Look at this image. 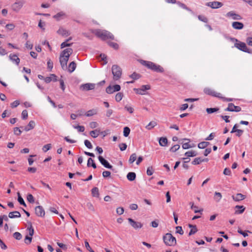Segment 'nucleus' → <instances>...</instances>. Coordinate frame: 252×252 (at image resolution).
<instances>
[{"mask_svg": "<svg viewBox=\"0 0 252 252\" xmlns=\"http://www.w3.org/2000/svg\"><path fill=\"white\" fill-rule=\"evenodd\" d=\"M204 92L207 94H208V95H211V96H213L214 97L220 98L222 99L223 101H231L233 100V98H226L225 97H223L222 94L220 93L216 92L214 90H213L210 88H205L204 90Z\"/></svg>", "mask_w": 252, "mask_h": 252, "instance_id": "obj_4", "label": "nucleus"}, {"mask_svg": "<svg viewBox=\"0 0 252 252\" xmlns=\"http://www.w3.org/2000/svg\"><path fill=\"white\" fill-rule=\"evenodd\" d=\"M121 89V87L119 85H115L114 86H109L106 89V92L108 94H112L115 92H118Z\"/></svg>", "mask_w": 252, "mask_h": 252, "instance_id": "obj_10", "label": "nucleus"}, {"mask_svg": "<svg viewBox=\"0 0 252 252\" xmlns=\"http://www.w3.org/2000/svg\"><path fill=\"white\" fill-rule=\"evenodd\" d=\"M91 165L94 168H96V164L94 162V160L92 158H89L88 160L87 165L90 166Z\"/></svg>", "mask_w": 252, "mask_h": 252, "instance_id": "obj_39", "label": "nucleus"}, {"mask_svg": "<svg viewBox=\"0 0 252 252\" xmlns=\"http://www.w3.org/2000/svg\"><path fill=\"white\" fill-rule=\"evenodd\" d=\"M51 148V144H48L46 145H45L43 148L42 150L44 152H46L48 150H49Z\"/></svg>", "mask_w": 252, "mask_h": 252, "instance_id": "obj_47", "label": "nucleus"}, {"mask_svg": "<svg viewBox=\"0 0 252 252\" xmlns=\"http://www.w3.org/2000/svg\"><path fill=\"white\" fill-rule=\"evenodd\" d=\"M123 97V94L121 93H118L116 94L115 96V100L119 102L121 101Z\"/></svg>", "mask_w": 252, "mask_h": 252, "instance_id": "obj_42", "label": "nucleus"}, {"mask_svg": "<svg viewBox=\"0 0 252 252\" xmlns=\"http://www.w3.org/2000/svg\"><path fill=\"white\" fill-rule=\"evenodd\" d=\"M27 235L30 236H32L34 234V229L32 226L31 222L29 223V226L27 229Z\"/></svg>", "mask_w": 252, "mask_h": 252, "instance_id": "obj_25", "label": "nucleus"}, {"mask_svg": "<svg viewBox=\"0 0 252 252\" xmlns=\"http://www.w3.org/2000/svg\"><path fill=\"white\" fill-rule=\"evenodd\" d=\"M76 67V64L74 62H72L69 64L68 70L69 72L71 73L74 71Z\"/></svg>", "mask_w": 252, "mask_h": 252, "instance_id": "obj_29", "label": "nucleus"}, {"mask_svg": "<svg viewBox=\"0 0 252 252\" xmlns=\"http://www.w3.org/2000/svg\"><path fill=\"white\" fill-rule=\"evenodd\" d=\"M150 86L148 85H142L140 88L134 89V90L136 94L143 95L145 94L146 91L150 90Z\"/></svg>", "mask_w": 252, "mask_h": 252, "instance_id": "obj_9", "label": "nucleus"}, {"mask_svg": "<svg viewBox=\"0 0 252 252\" xmlns=\"http://www.w3.org/2000/svg\"><path fill=\"white\" fill-rule=\"evenodd\" d=\"M52 80L54 81H57V76L54 74H50V76L44 78V81L46 83H50Z\"/></svg>", "mask_w": 252, "mask_h": 252, "instance_id": "obj_20", "label": "nucleus"}, {"mask_svg": "<svg viewBox=\"0 0 252 252\" xmlns=\"http://www.w3.org/2000/svg\"><path fill=\"white\" fill-rule=\"evenodd\" d=\"M72 52L73 50L71 48H67L63 50L61 53L60 62L62 68L63 70L67 69V63L69 60V57Z\"/></svg>", "mask_w": 252, "mask_h": 252, "instance_id": "obj_1", "label": "nucleus"}, {"mask_svg": "<svg viewBox=\"0 0 252 252\" xmlns=\"http://www.w3.org/2000/svg\"><path fill=\"white\" fill-rule=\"evenodd\" d=\"M73 127L75 129H78V130L80 132H83L85 130V127L83 126H73Z\"/></svg>", "mask_w": 252, "mask_h": 252, "instance_id": "obj_57", "label": "nucleus"}, {"mask_svg": "<svg viewBox=\"0 0 252 252\" xmlns=\"http://www.w3.org/2000/svg\"><path fill=\"white\" fill-rule=\"evenodd\" d=\"M13 237L17 240H20L22 236L20 233L16 232L13 234Z\"/></svg>", "mask_w": 252, "mask_h": 252, "instance_id": "obj_50", "label": "nucleus"}, {"mask_svg": "<svg viewBox=\"0 0 252 252\" xmlns=\"http://www.w3.org/2000/svg\"><path fill=\"white\" fill-rule=\"evenodd\" d=\"M35 126V122L33 121H31L27 126L24 128V130L26 131H28L33 129Z\"/></svg>", "mask_w": 252, "mask_h": 252, "instance_id": "obj_23", "label": "nucleus"}, {"mask_svg": "<svg viewBox=\"0 0 252 252\" xmlns=\"http://www.w3.org/2000/svg\"><path fill=\"white\" fill-rule=\"evenodd\" d=\"M210 144L209 142H202L198 144V147L199 149H204L207 147Z\"/></svg>", "mask_w": 252, "mask_h": 252, "instance_id": "obj_37", "label": "nucleus"}, {"mask_svg": "<svg viewBox=\"0 0 252 252\" xmlns=\"http://www.w3.org/2000/svg\"><path fill=\"white\" fill-rule=\"evenodd\" d=\"M184 140H187L188 141V142L187 143H184L183 145H182V148L184 149H189V148H191V147H193L194 146H191L189 144V142H190V140L189 139H186V138H185L184 139Z\"/></svg>", "mask_w": 252, "mask_h": 252, "instance_id": "obj_33", "label": "nucleus"}, {"mask_svg": "<svg viewBox=\"0 0 252 252\" xmlns=\"http://www.w3.org/2000/svg\"><path fill=\"white\" fill-rule=\"evenodd\" d=\"M157 125V123L156 122L152 121L150 122L149 124L146 126V128L148 130H150L156 126Z\"/></svg>", "mask_w": 252, "mask_h": 252, "instance_id": "obj_34", "label": "nucleus"}, {"mask_svg": "<svg viewBox=\"0 0 252 252\" xmlns=\"http://www.w3.org/2000/svg\"><path fill=\"white\" fill-rule=\"evenodd\" d=\"M234 45L237 48L243 52L249 53H251L250 49L247 47L246 44L244 42L239 41L238 43H235Z\"/></svg>", "mask_w": 252, "mask_h": 252, "instance_id": "obj_8", "label": "nucleus"}, {"mask_svg": "<svg viewBox=\"0 0 252 252\" xmlns=\"http://www.w3.org/2000/svg\"><path fill=\"white\" fill-rule=\"evenodd\" d=\"M32 240V237L27 235L25 237V242L27 244H30Z\"/></svg>", "mask_w": 252, "mask_h": 252, "instance_id": "obj_49", "label": "nucleus"}, {"mask_svg": "<svg viewBox=\"0 0 252 252\" xmlns=\"http://www.w3.org/2000/svg\"><path fill=\"white\" fill-rule=\"evenodd\" d=\"M180 147V146L179 145L177 144V145H174L170 148V151L171 152H175L176 151H177V150H178L179 149Z\"/></svg>", "mask_w": 252, "mask_h": 252, "instance_id": "obj_45", "label": "nucleus"}, {"mask_svg": "<svg viewBox=\"0 0 252 252\" xmlns=\"http://www.w3.org/2000/svg\"><path fill=\"white\" fill-rule=\"evenodd\" d=\"M246 42L249 45L252 46V37H248L246 39Z\"/></svg>", "mask_w": 252, "mask_h": 252, "instance_id": "obj_64", "label": "nucleus"}, {"mask_svg": "<svg viewBox=\"0 0 252 252\" xmlns=\"http://www.w3.org/2000/svg\"><path fill=\"white\" fill-rule=\"evenodd\" d=\"M72 44V43H68L67 42L65 41V42H63L61 44V48H63L65 47H68L71 45Z\"/></svg>", "mask_w": 252, "mask_h": 252, "instance_id": "obj_60", "label": "nucleus"}, {"mask_svg": "<svg viewBox=\"0 0 252 252\" xmlns=\"http://www.w3.org/2000/svg\"><path fill=\"white\" fill-rule=\"evenodd\" d=\"M185 155L188 157H193L197 155V153L195 151H191L187 152Z\"/></svg>", "mask_w": 252, "mask_h": 252, "instance_id": "obj_38", "label": "nucleus"}, {"mask_svg": "<svg viewBox=\"0 0 252 252\" xmlns=\"http://www.w3.org/2000/svg\"><path fill=\"white\" fill-rule=\"evenodd\" d=\"M176 232L181 235H183L184 234V231L182 227L179 226L176 227Z\"/></svg>", "mask_w": 252, "mask_h": 252, "instance_id": "obj_51", "label": "nucleus"}, {"mask_svg": "<svg viewBox=\"0 0 252 252\" xmlns=\"http://www.w3.org/2000/svg\"><path fill=\"white\" fill-rule=\"evenodd\" d=\"M140 63L142 65L146 66L147 68L153 71L158 72H163L164 71L163 68L161 66L158 65L153 62L141 60Z\"/></svg>", "mask_w": 252, "mask_h": 252, "instance_id": "obj_3", "label": "nucleus"}, {"mask_svg": "<svg viewBox=\"0 0 252 252\" xmlns=\"http://www.w3.org/2000/svg\"><path fill=\"white\" fill-rule=\"evenodd\" d=\"M92 192L94 196L97 197L99 195L98 189L97 188H94L92 190Z\"/></svg>", "mask_w": 252, "mask_h": 252, "instance_id": "obj_43", "label": "nucleus"}, {"mask_svg": "<svg viewBox=\"0 0 252 252\" xmlns=\"http://www.w3.org/2000/svg\"><path fill=\"white\" fill-rule=\"evenodd\" d=\"M100 58L101 60L104 62V64L107 63V56L105 54H100Z\"/></svg>", "mask_w": 252, "mask_h": 252, "instance_id": "obj_56", "label": "nucleus"}, {"mask_svg": "<svg viewBox=\"0 0 252 252\" xmlns=\"http://www.w3.org/2000/svg\"><path fill=\"white\" fill-rule=\"evenodd\" d=\"M34 210L35 213L37 216L41 217H44L45 213L42 206H36Z\"/></svg>", "mask_w": 252, "mask_h": 252, "instance_id": "obj_12", "label": "nucleus"}, {"mask_svg": "<svg viewBox=\"0 0 252 252\" xmlns=\"http://www.w3.org/2000/svg\"><path fill=\"white\" fill-rule=\"evenodd\" d=\"M96 114H97L96 109H93L90 110L88 111L86 113L85 115L87 117H91V116H93Z\"/></svg>", "mask_w": 252, "mask_h": 252, "instance_id": "obj_32", "label": "nucleus"}, {"mask_svg": "<svg viewBox=\"0 0 252 252\" xmlns=\"http://www.w3.org/2000/svg\"><path fill=\"white\" fill-rule=\"evenodd\" d=\"M90 127L92 128H95L98 126V124L96 122H92L89 124Z\"/></svg>", "mask_w": 252, "mask_h": 252, "instance_id": "obj_53", "label": "nucleus"}, {"mask_svg": "<svg viewBox=\"0 0 252 252\" xmlns=\"http://www.w3.org/2000/svg\"><path fill=\"white\" fill-rule=\"evenodd\" d=\"M140 77V74H137L135 72H134L133 74H132L131 75L129 76V78L132 79V80L127 81V84L132 83L135 80H137V79H139Z\"/></svg>", "mask_w": 252, "mask_h": 252, "instance_id": "obj_21", "label": "nucleus"}, {"mask_svg": "<svg viewBox=\"0 0 252 252\" xmlns=\"http://www.w3.org/2000/svg\"><path fill=\"white\" fill-rule=\"evenodd\" d=\"M168 140L166 137H160L159 139V144L161 146H166L167 145Z\"/></svg>", "mask_w": 252, "mask_h": 252, "instance_id": "obj_28", "label": "nucleus"}, {"mask_svg": "<svg viewBox=\"0 0 252 252\" xmlns=\"http://www.w3.org/2000/svg\"><path fill=\"white\" fill-rule=\"evenodd\" d=\"M233 199L236 201H239L245 199V195L241 193H237L235 195L232 196Z\"/></svg>", "mask_w": 252, "mask_h": 252, "instance_id": "obj_24", "label": "nucleus"}, {"mask_svg": "<svg viewBox=\"0 0 252 252\" xmlns=\"http://www.w3.org/2000/svg\"><path fill=\"white\" fill-rule=\"evenodd\" d=\"M206 5L211 7L212 8H218L222 6V3L219 1H213L208 2Z\"/></svg>", "mask_w": 252, "mask_h": 252, "instance_id": "obj_15", "label": "nucleus"}, {"mask_svg": "<svg viewBox=\"0 0 252 252\" xmlns=\"http://www.w3.org/2000/svg\"><path fill=\"white\" fill-rule=\"evenodd\" d=\"M15 26L12 23L8 24L5 26V28L9 31L13 30L15 28Z\"/></svg>", "mask_w": 252, "mask_h": 252, "instance_id": "obj_52", "label": "nucleus"}, {"mask_svg": "<svg viewBox=\"0 0 252 252\" xmlns=\"http://www.w3.org/2000/svg\"><path fill=\"white\" fill-rule=\"evenodd\" d=\"M18 201L21 205H26L23 198L22 197L19 192H18Z\"/></svg>", "mask_w": 252, "mask_h": 252, "instance_id": "obj_44", "label": "nucleus"}, {"mask_svg": "<svg viewBox=\"0 0 252 252\" xmlns=\"http://www.w3.org/2000/svg\"><path fill=\"white\" fill-rule=\"evenodd\" d=\"M98 160L106 168L111 169L112 168V166L111 165L109 162L105 159L102 157L99 156Z\"/></svg>", "mask_w": 252, "mask_h": 252, "instance_id": "obj_16", "label": "nucleus"}, {"mask_svg": "<svg viewBox=\"0 0 252 252\" xmlns=\"http://www.w3.org/2000/svg\"><path fill=\"white\" fill-rule=\"evenodd\" d=\"M47 67L51 71L53 67V63L50 59H48Z\"/></svg>", "mask_w": 252, "mask_h": 252, "instance_id": "obj_46", "label": "nucleus"}, {"mask_svg": "<svg viewBox=\"0 0 252 252\" xmlns=\"http://www.w3.org/2000/svg\"><path fill=\"white\" fill-rule=\"evenodd\" d=\"M9 58L11 61L15 62L17 65L19 64L20 63V59L16 55H10L9 56Z\"/></svg>", "mask_w": 252, "mask_h": 252, "instance_id": "obj_31", "label": "nucleus"}, {"mask_svg": "<svg viewBox=\"0 0 252 252\" xmlns=\"http://www.w3.org/2000/svg\"><path fill=\"white\" fill-rule=\"evenodd\" d=\"M136 178V174L134 172H129L127 174V179L130 181H134Z\"/></svg>", "mask_w": 252, "mask_h": 252, "instance_id": "obj_30", "label": "nucleus"}, {"mask_svg": "<svg viewBox=\"0 0 252 252\" xmlns=\"http://www.w3.org/2000/svg\"><path fill=\"white\" fill-rule=\"evenodd\" d=\"M27 200L30 204L34 203V199L33 196L31 194H28L27 196Z\"/></svg>", "mask_w": 252, "mask_h": 252, "instance_id": "obj_36", "label": "nucleus"}, {"mask_svg": "<svg viewBox=\"0 0 252 252\" xmlns=\"http://www.w3.org/2000/svg\"><path fill=\"white\" fill-rule=\"evenodd\" d=\"M221 194L220 192H216L215 193V199L219 201L221 198Z\"/></svg>", "mask_w": 252, "mask_h": 252, "instance_id": "obj_59", "label": "nucleus"}, {"mask_svg": "<svg viewBox=\"0 0 252 252\" xmlns=\"http://www.w3.org/2000/svg\"><path fill=\"white\" fill-rule=\"evenodd\" d=\"M22 131L18 127H15L14 128V133L15 134L19 135L21 134Z\"/></svg>", "mask_w": 252, "mask_h": 252, "instance_id": "obj_63", "label": "nucleus"}, {"mask_svg": "<svg viewBox=\"0 0 252 252\" xmlns=\"http://www.w3.org/2000/svg\"><path fill=\"white\" fill-rule=\"evenodd\" d=\"M219 110L218 108H208L206 109V112L208 114H211L214 112H218Z\"/></svg>", "mask_w": 252, "mask_h": 252, "instance_id": "obj_40", "label": "nucleus"}, {"mask_svg": "<svg viewBox=\"0 0 252 252\" xmlns=\"http://www.w3.org/2000/svg\"><path fill=\"white\" fill-rule=\"evenodd\" d=\"M95 88V84L93 83H86L80 86V89L83 91H89L94 89Z\"/></svg>", "mask_w": 252, "mask_h": 252, "instance_id": "obj_14", "label": "nucleus"}, {"mask_svg": "<svg viewBox=\"0 0 252 252\" xmlns=\"http://www.w3.org/2000/svg\"><path fill=\"white\" fill-rule=\"evenodd\" d=\"M85 247L86 248V249L90 252H94V250H93L91 248V247H90L88 242L86 240L85 241Z\"/></svg>", "mask_w": 252, "mask_h": 252, "instance_id": "obj_54", "label": "nucleus"}, {"mask_svg": "<svg viewBox=\"0 0 252 252\" xmlns=\"http://www.w3.org/2000/svg\"><path fill=\"white\" fill-rule=\"evenodd\" d=\"M191 209L195 213L201 212L203 211L202 209H198V208L196 206H191Z\"/></svg>", "mask_w": 252, "mask_h": 252, "instance_id": "obj_55", "label": "nucleus"}, {"mask_svg": "<svg viewBox=\"0 0 252 252\" xmlns=\"http://www.w3.org/2000/svg\"><path fill=\"white\" fill-rule=\"evenodd\" d=\"M225 110L231 112H240L241 108L240 107L235 106L233 103H230L228 104V107Z\"/></svg>", "mask_w": 252, "mask_h": 252, "instance_id": "obj_13", "label": "nucleus"}, {"mask_svg": "<svg viewBox=\"0 0 252 252\" xmlns=\"http://www.w3.org/2000/svg\"><path fill=\"white\" fill-rule=\"evenodd\" d=\"M96 36L102 40L114 39V35L106 30H96L93 32Z\"/></svg>", "mask_w": 252, "mask_h": 252, "instance_id": "obj_2", "label": "nucleus"}, {"mask_svg": "<svg viewBox=\"0 0 252 252\" xmlns=\"http://www.w3.org/2000/svg\"><path fill=\"white\" fill-rule=\"evenodd\" d=\"M165 244L169 246H174L176 244V239L171 234L166 233L163 236Z\"/></svg>", "mask_w": 252, "mask_h": 252, "instance_id": "obj_5", "label": "nucleus"}, {"mask_svg": "<svg viewBox=\"0 0 252 252\" xmlns=\"http://www.w3.org/2000/svg\"><path fill=\"white\" fill-rule=\"evenodd\" d=\"M100 131L97 129H95L94 130H92L90 132V134L91 136L94 138L97 137L99 134Z\"/></svg>", "mask_w": 252, "mask_h": 252, "instance_id": "obj_35", "label": "nucleus"}, {"mask_svg": "<svg viewBox=\"0 0 252 252\" xmlns=\"http://www.w3.org/2000/svg\"><path fill=\"white\" fill-rule=\"evenodd\" d=\"M136 158H137L136 154L135 153L132 154L130 156V158L128 160L129 163L130 164L132 163L136 159Z\"/></svg>", "mask_w": 252, "mask_h": 252, "instance_id": "obj_41", "label": "nucleus"}, {"mask_svg": "<svg viewBox=\"0 0 252 252\" xmlns=\"http://www.w3.org/2000/svg\"><path fill=\"white\" fill-rule=\"evenodd\" d=\"M112 72L113 75V79L117 80L120 78L122 75V70L118 65H113L112 67Z\"/></svg>", "mask_w": 252, "mask_h": 252, "instance_id": "obj_7", "label": "nucleus"}, {"mask_svg": "<svg viewBox=\"0 0 252 252\" xmlns=\"http://www.w3.org/2000/svg\"><path fill=\"white\" fill-rule=\"evenodd\" d=\"M28 114L26 110H24L22 111V117L23 119H26L28 118Z\"/></svg>", "mask_w": 252, "mask_h": 252, "instance_id": "obj_61", "label": "nucleus"}, {"mask_svg": "<svg viewBox=\"0 0 252 252\" xmlns=\"http://www.w3.org/2000/svg\"><path fill=\"white\" fill-rule=\"evenodd\" d=\"M84 144H85V146L89 149H92L93 148V146H92L91 143L88 140H85Z\"/></svg>", "mask_w": 252, "mask_h": 252, "instance_id": "obj_58", "label": "nucleus"}, {"mask_svg": "<svg viewBox=\"0 0 252 252\" xmlns=\"http://www.w3.org/2000/svg\"><path fill=\"white\" fill-rule=\"evenodd\" d=\"M20 217L21 214L18 211H14L10 212L8 214V217L11 219L20 218Z\"/></svg>", "mask_w": 252, "mask_h": 252, "instance_id": "obj_26", "label": "nucleus"}, {"mask_svg": "<svg viewBox=\"0 0 252 252\" xmlns=\"http://www.w3.org/2000/svg\"><path fill=\"white\" fill-rule=\"evenodd\" d=\"M57 33L64 37H66L70 34L69 31L63 28H60L57 31Z\"/></svg>", "mask_w": 252, "mask_h": 252, "instance_id": "obj_18", "label": "nucleus"}, {"mask_svg": "<svg viewBox=\"0 0 252 252\" xmlns=\"http://www.w3.org/2000/svg\"><path fill=\"white\" fill-rule=\"evenodd\" d=\"M189 228H191L189 233V235L191 236L193 234H194L197 231V228L196 227V226L195 225H192V224H189Z\"/></svg>", "mask_w": 252, "mask_h": 252, "instance_id": "obj_27", "label": "nucleus"}, {"mask_svg": "<svg viewBox=\"0 0 252 252\" xmlns=\"http://www.w3.org/2000/svg\"><path fill=\"white\" fill-rule=\"evenodd\" d=\"M202 162L201 158H195L192 161V164L194 165L199 164Z\"/></svg>", "mask_w": 252, "mask_h": 252, "instance_id": "obj_48", "label": "nucleus"}, {"mask_svg": "<svg viewBox=\"0 0 252 252\" xmlns=\"http://www.w3.org/2000/svg\"><path fill=\"white\" fill-rule=\"evenodd\" d=\"M227 17H230L233 20H240L242 19V17L240 15L235 13L233 11L229 12L226 14Z\"/></svg>", "mask_w": 252, "mask_h": 252, "instance_id": "obj_17", "label": "nucleus"}, {"mask_svg": "<svg viewBox=\"0 0 252 252\" xmlns=\"http://www.w3.org/2000/svg\"><path fill=\"white\" fill-rule=\"evenodd\" d=\"M127 220L130 225L135 229H140L143 226L142 224L140 222L135 221L130 218H129Z\"/></svg>", "mask_w": 252, "mask_h": 252, "instance_id": "obj_11", "label": "nucleus"}, {"mask_svg": "<svg viewBox=\"0 0 252 252\" xmlns=\"http://www.w3.org/2000/svg\"><path fill=\"white\" fill-rule=\"evenodd\" d=\"M245 210V208L244 206H235L234 208L235 214H240L244 212Z\"/></svg>", "mask_w": 252, "mask_h": 252, "instance_id": "obj_22", "label": "nucleus"}, {"mask_svg": "<svg viewBox=\"0 0 252 252\" xmlns=\"http://www.w3.org/2000/svg\"><path fill=\"white\" fill-rule=\"evenodd\" d=\"M147 174L149 176H151L153 174V169L152 167H149L147 168Z\"/></svg>", "mask_w": 252, "mask_h": 252, "instance_id": "obj_62", "label": "nucleus"}, {"mask_svg": "<svg viewBox=\"0 0 252 252\" xmlns=\"http://www.w3.org/2000/svg\"><path fill=\"white\" fill-rule=\"evenodd\" d=\"M25 3V0H16L11 5V8L13 12L18 13L23 8Z\"/></svg>", "mask_w": 252, "mask_h": 252, "instance_id": "obj_6", "label": "nucleus"}, {"mask_svg": "<svg viewBox=\"0 0 252 252\" xmlns=\"http://www.w3.org/2000/svg\"><path fill=\"white\" fill-rule=\"evenodd\" d=\"M232 27L236 30H241L244 28V24L239 22H234L232 23Z\"/></svg>", "mask_w": 252, "mask_h": 252, "instance_id": "obj_19", "label": "nucleus"}]
</instances>
